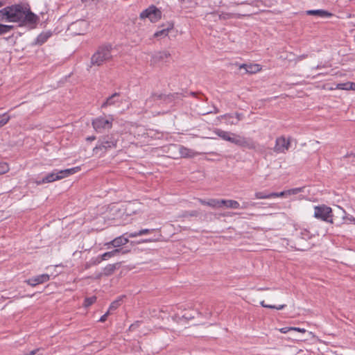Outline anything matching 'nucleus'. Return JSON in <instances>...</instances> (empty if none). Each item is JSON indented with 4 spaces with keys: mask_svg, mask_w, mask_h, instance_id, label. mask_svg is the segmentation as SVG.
Wrapping results in <instances>:
<instances>
[{
    "mask_svg": "<svg viewBox=\"0 0 355 355\" xmlns=\"http://www.w3.org/2000/svg\"><path fill=\"white\" fill-rule=\"evenodd\" d=\"M209 154H211V155H216V153H214V152H211V153H209Z\"/></svg>",
    "mask_w": 355,
    "mask_h": 355,
    "instance_id": "nucleus-64",
    "label": "nucleus"
},
{
    "mask_svg": "<svg viewBox=\"0 0 355 355\" xmlns=\"http://www.w3.org/2000/svg\"><path fill=\"white\" fill-rule=\"evenodd\" d=\"M97 297L96 296H92L89 297H86L83 302V306L85 307H89L96 302Z\"/></svg>",
    "mask_w": 355,
    "mask_h": 355,
    "instance_id": "nucleus-34",
    "label": "nucleus"
},
{
    "mask_svg": "<svg viewBox=\"0 0 355 355\" xmlns=\"http://www.w3.org/2000/svg\"><path fill=\"white\" fill-rule=\"evenodd\" d=\"M3 3L1 1H0V7L3 6Z\"/></svg>",
    "mask_w": 355,
    "mask_h": 355,
    "instance_id": "nucleus-62",
    "label": "nucleus"
},
{
    "mask_svg": "<svg viewBox=\"0 0 355 355\" xmlns=\"http://www.w3.org/2000/svg\"><path fill=\"white\" fill-rule=\"evenodd\" d=\"M330 218L331 220L329 223L338 227L347 222V216L346 211L343 208L338 206L337 209L335 210V213L331 212Z\"/></svg>",
    "mask_w": 355,
    "mask_h": 355,
    "instance_id": "nucleus-9",
    "label": "nucleus"
},
{
    "mask_svg": "<svg viewBox=\"0 0 355 355\" xmlns=\"http://www.w3.org/2000/svg\"><path fill=\"white\" fill-rule=\"evenodd\" d=\"M290 331H292V327H283V328L280 329V331L283 334H286Z\"/></svg>",
    "mask_w": 355,
    "mask_h": 355,
    "instance_id": "nucleus-48",
    "label": "nucleus"
},
{
    "mask_svg": "<svg viewBox=\"0 0 355 355\" xmlns=\"http://www.w3.org/2000/svg\"><path fill=\"white\" fill-rule=\"evenodd\" d=\"M121 266V262H116L113 264H108L103 269V274L105 277H109L114 274L116 270L119 269Z\"/></svg>",
    "mask_w": 355,
    "mask_h": 355,
    "instance_id": "nucleus-21",
    "label": "nucleus"
},
{
    "mask_svg": "<svg viewBox=\"0 0 355 355\" xmlns=\"http://www.w3.org/2000/svg\"><path fill=\"white\" fill-rule=\"evenodd\" d=\"M86 139L88 141H94L96 139V137L95 136H90V137H87Z\"/></svg>",
    "mask_w": 355,
    "mask_h": 355,
    "instance_id": "nucleus-56",
    "label": "nucleus"
},
{
    "mask_svg": "<svg viewBox=\"0 0 355 355\" xmlns=\"http://www.w3.org/2000/svg\"><path fill=\"white\" fill-rule=\"evenodd\" d=\"M236 115V121L237 123L242 119V114L240 113H235Z\"/></svg>",
    "mask_w": 355,
    "mask_h": 355,
    "instance_id": "nucleus-51",
    "label": "nucleus"
},
{
    "mask_svg": "<svg viewBox=\"0 0 355 355\" xmlns=\"http://www.w3.org/2000/svg\"><path fill=\"white\" fill-rule=\"evenodd\" d=\"M201 214L199 210L184 211L180 215L181 218L198 217Z\"/></svg>",
    "mask_w": 355,
    "mask_h": 355,
    "instance_id": "nucleus-27",
    "label": "nucleus"
},
{
    "mask_svg": "<svg viewBox=\"0 0 355 355\" xmlns=\"http://www.w3.org/2000/svg\"><path fill=\"white\" fill-rule=\"evenodd\" d=\"M171 56V54L167 51H159L155 53L151 59V62L154 64L159 63V62H167L168 58Z\"/></svg>",
    "mask_w": 355,
    "mask_h": 355,
    "instance_id": "nucleus-17",
    "label": "nucleus"
},
{
    "mask_svg": "<svg viewBox=\"0 0 355 355\" xmlns=\"http://www.w3.org/2000/svg\"><path fill=\"white\" fill-rule=\"evenodd\" d=\"M164 94H158L153 92L151 94V96L146 100L147 102L156 101L157 100L162 101L164 103Z\"/></svg>",
    "mask_w": 355,
    "mask_h": 355,
    "instance_id": "nucleus-29",
    "label": "nucleus"
},
{
    "mask_svg": "<svg viewBox=\"0 0 355 355\" xmlns=\"http://www.w3.org/2000/svg\"><path fill=\"white\" fill-rule=\"evenodd\" d=\"M350 156H353L355 157V153H347L345 157H350Z\"/></svg>",
    "mask_w": 355,
    "mask_h": 355,
    "instance_id": "nucleus-59",
    "label": "nucleus"
},
{
    "mask_svg": "<svg viewBox=\"0 0 355 355\" xmlns=\"http://www.w3.org/2000/svg\"><path fill=\"white\" fill-rule=\"evenodd\" d=\"M306 15L309 16H317L320 17H330L333 14L327 10L322 9L318 10H308L306 11Z\"/></svg>",
    "mask_w": 355,
    "mask_h": 355,
    "instance_id": "nucleus-19",
    "label": "nucleus"
},
{
    "mask_svg": "<svg viewBox=\"0 0 355 355\" xmlns=\"http://www.w3.org/2000/svg\"><path fill=\"white\" fill-rule=\"evenodd\" d=\"M113 121L114 118L112 115H110L107 119L98 116L92 120V125L96 132H101L103 130L112 128Z\"/></svg>",
    "mask_w": 355,
    "mask_h": 355,
    "instance_id": "nucleus-6",
    "label": "nucleus"
},
{
    "mask_svg": "<svg viewBox=\"0 0 355 355\" xmlns=\"http://www.w3.org/2000/svg\"><path fill=\"white\" fill-rule=\"evenodd\" d=\"M182 3H189L192 1V0H180Z\"/></svg>",
    "mask_w": 355,
    "mask_h": 355,
    "instance_id": "nucleus-60",
    "label": "nucleus"
},
{
    "mask_svg": "<svg viewBox=\"0 0 355 355\" xmlns=\"http://www.w3.org/2000/svg\"><path fill=\"white\" fill-rule=\"evenodd\" d=\"M239 69H244L245 73H254L261 69L259 65L256 64H242L239 66Z\"/></svg>",
    "mask_w": 355,
    "mask_h": 355,
    "instance_id": "nucleus-22",
    "label": "nucleus"
},
{
    "mask_svg": "<svg viewBox=\"0 0 355 355\" xmlns=\"http://www.w3.org/2000/svg\"><path fill=\"white\" fill-rule=\"evenodd\" d=\"M220 203L221 204V207L224 206L227 208H232V209L240 208V204L236 200H234L221 199L220 200Z\"/></svg>",
    "mask_w": 355,
    "mask_h": 355,
    "instance_id": "nucleus-24",
    "label": "nucleus"
},
{
    "mask_svg": "<svg viewBox=\"0 0 355 355\" xmlns=\"http://www.w3.org/2000/svg\"><path fill=\"white\" fill-rule=\"evenodd\" d=\"M222 118L227 119V123L231 125L237 124V121L234 119L233 115L232 114H226L221 116Z\"/></svg>",
    "mask_w": 355,
    "mask_h": 355,
    "instance_id": "nucleus-37",
    "label": "nucleus"
},
{
    "mask_svg": "<svg viewBox=\"0 0 355 355\" xmlns=\"http://www.w3.org/2000/svg\"><path fill=\"white\" fill-rule=\"evenodd\" d=\"M255 205V203L254 202H245L243 203L242 206L241 207L242 209H245V208H248L249 206H254Z\"/></svg>",
    "mask_w": 355,
    "mask_h": 355,
    "instance_id": "nucleus-46",
    "label": "nucleus"
},
{
    "mask_svg": "<svg viewBox=\"0 0 355 355\" xmlns=\"http://www.w3.org/2000/svg\"><path fill=\"white\" fill-rule=\"evenodd\" d=\"M286 191H281V192H271L270 196L272 198H277V197H283L286 195Z\"/></svg>",
    "mask_w": 355,
    "mask_h": 355,
    "instance_id": "nucleus-44",
    "label": "nucleus"
},
{
    "mask_svg": "<svg viewBox=\"0 0 355 355\" xmlns=\"http://www.w3.org/2000/svg\"><path fill=\"white\" fill-rule=\"evenodd\" d=\"M157 240H158V239H144L143 241L145 243H149V242H154Z\"/></svg>",
    "mask_w": 355,
    "mask_h": 355,
    "instance_id": "nucleus-52",
    "label": "nucleus"
},
{
    "mask_svg": "<svg viewBox=\"0 0 355 355\" xmlns=\"http://www.w3.org/2000/svg\"><path fill=\"white\" fill-rule=\"evenodd\" d=\"M56 180H60L58 173V169H54L52 172L46 174L42 179L36 180L37 185H41L46 183H51Z\"/></svg>",
    "mask_w": 355,
    "mask_h": 355,
    "instance_id": "nucleus-14",
    "label": "nucleus"
},
{
    "mask_svg": "<svg viewBox=\"0 0 355 355\" xmlns=\"http://www.w3.org/2000/svg\"><path fill=\"white\" fill-rule=\"evenodd\" d=\"M40 20L39 17L31 10L26 4L15 3L0 10V21L18 22L19 26L36 27Z\"/></svg>",
    "mask_w": 355,
    "mask_h": 355,
    "instance_id": "nucleus-1",
    "label": "nucleus"
},
{
    "mask_svg": "<svg viewBox=\"0 0 355 355\" xmlns=\"http://www.w3.org/2000/svg\"><path fill=\"white\" fill-rule=\"evenodd\" d=\"M121 94L115 92L109 97L101 105L102 108L107 107L115 105L116 103H121L122 101L120 99Z\"/></svg>",
    "mask_w": 355,
    "mask_h": 355,
    "instance_id": "nucleus-16",
    "label": "nucleus"
},
{
    "mask_svg": "<svg viewBox=\"0 0 355 355\" xmlns=\"http://www.w3.org/2000/svg\"><path fill=\"white\" fill-rule=\"evenodd\" d=\"M110 314V311H107L104 315H103L100 319H99V322H104L106 320H107V316Z\"/></svg>",
    "mask_w": 355,
    "mask_h": 355,
    "instance_id": "nucleus-45",
    "label": "nucleus"
},
{
    "mask_svg": "<svg viewBox=\"0 0 355 355\" xmlns=\"http://www.w3.org/2000/svg\"><path fill=\"white\" fill-rule=\"evenodd\" d=\"M143 240H144V239H141V240H139V241H131V242H130V243H131V245H133V244H135V243L140 244V243H144V242L143 241Z\"/></svg>",
    "mask_w": 355,
    "mask_h": 355,
    "instance_id": "nucleus-57",
    "label": "nucleus"
},
{
    "mask_svg": "<svg viewBox=\"0 0 355 355\" xmlns=\"http://www.w3.org/2000/svg\"><path fill=\"white\" fill-rule=\"evenodd\" d=\"M292 331H297V332H300V333H305L306 331V329L304 328L294 327H292Z\"/></svg>",
    "mask_w": 355,
    "mask_h": 355,
    "instance_id": "nucleus-47",
    "label": "nucleus"
},
{
    "mask_svg": "<svg viewBox=\"0 0 355 355\" xmlns=\"http://www.w3.org/2000/svg\"><path fill=\"white\" fill-rule=\"evenodd\" d=\"M171 96L173 98L174 105H175L180 101H182L183 97L185 96V95L183 93L175 92V93L171 94Z\"/></svg>",
    "mask_w": 355,
    "mask_h": 355,
    "instance_id": "nucleus-36",
    "label": "nucleus"
},
{
    "mask_svg": "<svg viewBox=\"0 0 355 355\" xmlns=\"http://www.w3.org/2000/svg\"><path fill=\"white\" fill-rule=\"evenodd\" d=\"M164 103H165V104H172V105H174V100H173V98L171 96V94H164Z\"/></svg>",
    "mask_w": 355,
    "mask_h": 355,
    "instance_id": "nucleus-40",
    "label": "nucleus"
},
{
    "mask_svg": "<svg viewBox=\"0 0 355 355\" xmlns=\"http://www.w3.org/2000/svg\"><path fill=\"white\" fill-rule=\"evenodd\" d=\"M162 11L155 6L151 5L140 13L139 18L141 19L148 18L150 22L156 23L162 19Z\"/></svg>",
    "mask_w": 355,
    "mask_h": 355,
    "instance_id": "nucleus-5",
    "label": "nucleus"
},
{
    "mask_svg": "<svg viewBox=\"0 0 355 355\" xmlns=\"http://www.w3.org/2000/svg\"><path fill=\"white\" fill-rule=\"evenodd\" d=\"M332 212V209L331 207L325 205H318L314 207V217L323 220L324 222L329 223L331 220V214Z\"/></svg>",
    "mask_w": 355,
    "mask_h": 355,
    "instance_id": "nucleus-8",
    "label": "nucleus"
},
{
    "mask_svg": "<svg viewBox=\"0 0 355 355\" xmlns=\"http://www.w3.org/2000/svg\"><path fill=\"white\" fill-rule=\"evenodd\" d=\"M50 279L49 275L45 273L39 275H36L32 277H30L24 281V283L28 285L35 287L39 284H42L49 282Z\"/></svg>",
    "mask_w": 355,
    "mask_h": 355,
    "instance_id": "nucleus-11",
    "label": "nucleus"
},
{
    "mask_svg": "<svg viewBox=\"0 0 355 355\" xmlns=\"http://www.w3.org/2000/svg\"><path fill=\"white\" fill-rule=\"evenodd\" d=\"M198 201L200 202V203L201 205H207V200H206L199 198V199H198Z\"/></svg>",
    "mask_w": 355,
    "mask_h": 355,
    "instance_id": "nucleus-53",
    "label": "nucleus"
},
{
    "mask_svg": "<svg viewBox=\"0 0 355 355\" xmlns=\"http://www.w3.org/2000/svg\"><path fill=\"white\" fill-rule=\"evenodd\" d=\"M5 24L0 23V35L6 34Z\"/></svg>",
    "mask_w": 355,
    "mask_h": 355,
    "instance_id": "nucleus-49",
    "label": "nucleus"
},
{
    "mask_svg": "<svg viewBox=\"0 0 355 355\" xmlns=\"http://www.w3.org/2000/svg\"><path fill=\"white\" fill-rule=\"evenodd\" d=\"M10 116L7 114L0 115V128L6 125L10 120Z\"/></svg>",
    "mask_w": 355,
    "mask_h": 355,
    "instance_id": "nucleus-38",
    "label": "nucleus"
},
{
    "mask_svg": "<svg viewBox=\"0 0 355 355\" xmlns=\"http://www.w3.org/2000/svg\"><path fill=\"white\" fill-rule=\"evenodd\" d=\"M349 88H350L351 90H354L355 91V83L351 82L350 84H349Z\"/></svg>",
    "mask_w": 355,
    "mask_h": 355,
    "instance_id": "nucleus-55",
    "label": "nucleus"
},
{
    "mask_svg": "<svg viewBox=\"0 0 355 355\" xmlns=\"http://www.w3.org/2000/svg\"><path fill=\"white\" fill-rule=\"evenodd\" d=\"M179 153L182 157L191 158L193 157L196 153L191 149H189L184 146H180Z\"/></svg>",
    "mask_w": 355,
    "mask_h": 355,
    "instance_id": "nucleus-23",
    "label": "nucleus"
},
{
    "mask_svg": "<svg viewBox=\"0 0 355 355\" xmlns=\"http://www.w3.org/2000/svg\"><path fill=\"white\" fill-rule=\"evenodd\" d=\"M53 35V32L51 31H47L42 32L35 39L33 44L37 46H42L44 44L49 37H51Z\"/></svg>",
    "mask_w": 355,
    "mask_h": 355,
    "instance_id": "nucleus-18",
    "label": "nucleus"
},
{
    "mask_svg": "<svg viewBox=\"0 0 355 355\" xmlns=\"http://www.w3.org/2000/svg\"><path fill=\"white\" fill-rule=\"evenodd\" d=\"M271 192L268 191H258L254 193V196L257 199H270L272 198L270 196Z\"/></svg>",
    "mask_w": 355,
    "mask_h": 355,
    "instance_id": "nucleus-30",
    "label": "nucleus"
},
{
    "mask_svg": "<svg viewBox=\"0 0 355 355\" xmlns=\"http://www.w3.org/2000/svg\"><path fill=\"white\" fill-rule=\"evenodd\" d=\"M117 141L118 139L113 135L103 136L98 139V144L93 149V151L96 154L99 151L105 153L109 149L116 148Z\"/></svg>",
    "mask_w": 355,
    "mask_h": 355,
    "instance_id": "nucleus-4",
    "label": "nucleus"
},
{
    "mask_svg": "<svg viewBox=\"0 0 355 355\" xmlns=\"http://www.w3.org/2000/svg\"><path fill=\"white\" fill-rule=\"evenodd\" d=\"M71 26L74 28L80 27L83 28V31H87L89 28V24L85 19L77 20L76 21L71 24Z\"/></svg>",
    "mask_w": 355,
    "mask_h": 355,
    "instance_id": "nucleus-26",
    "label": "nucleus"
},
{
    "mask_svg": "<svg viewBox=\"0 0 355 355\" xmlns=\"http://www.w3.org/2000/svg\"><path fill=\"white\" fill-rule=\"evenodd\" d=\"M347 221H350V222H354L355 223V218H354L353 216H350V217L347 216Z\"/></svg>",
    "mask_w": 355,
    "mask_h": 355,
    "instance_id": "nucleus-58",
    "label": "nucleus"
},
{
    "mask_svg": "<svg viewBox=\"0 0 355 355\" xmlns=\"http://www.w3.org/2000/svg\"><path fill=\"white\" fill-rule=\"evenodd\" d=\"M182 317L184 318L187 320H191V319H193L194 318V316H193V315H186V314L183 315Z\"/></svg>",
    "mask_w": 355,
    "mask_h": 355,
    "instance_id": "nucleus-54",
    "label": "nucleus"
},
{
    "mask_svg": "<svg viewBox=\"0 0 355 355\" xmlns=\"http://www.w3.org/2000/svg\"><path fill=\"white\" fill-rule=\"evenodd\" d=\"M161 27L162 28L161 30L156 31L153 37H165L168 35V32L174 28V22L173 21H167L166 24H163Z\"/></svg>",
    "mask_w": 355,
    "mask_h": 355,
    "instance_id": "nucleus-13",
    "label": "nucleus"
},
{
    "mask_svg": "<svg viewBox=\"0 0 355 355\" xmlns=\"http://www.w3.org/2000/svg\"><path fill=\"white\" fill-rule=\"evenodd\" d=\"M76 34H78V35H83V34H84V33L79 32V33H76Z\"/></svg>",
    "mask_w": 355,
    "mask_h": 355,
    "instance_id": "nucleus-63",
    "label": "nucleus"
},
{
    "mask_svg": "<svg viewBox=\"0 0 355 355\" xmlns=\"http://www.w3.org/2000/svg\"><path fill=\"white\" fill-rule=\"evenodd\" d=\"M313 235L306 229L296 230L293 234L291 242L293 243V248L297 250L304 251L311 247L309 241L313 238Z\"/></svg>",
    "mask_w": 355,
    "mask_h": 355,
    "instance_id": "nucleus-2",
    "label": "nucleus"
},
{
    "mask_svg": "<svg viewBox=\"0 0 355 355\" xmlns=\"http://www.w3.org/2000/svg\"><path fill=\"white\" fill-rule=\"evenodd\" d=\"M130 232H126L121 236L116 237L111 241L105 243V246H106L107 249H110L112 247L123 248L122 246L129 243V238L130 237L128 236V234H130Z\"/></svg>",
    "mask_w": 355,
    "mask_h": 355,
    "instance_id": "nucleus-10",
    "label": "nucleus"
},
{
    "mask_svg": "<svg viewBox=\"0 0 355 355\" xmlns=\"http://www.w3.org/2000/svg\"><path fill=\"white\" fill-rule=\"evenodd\" d=\"M9 171V166L7 163L0 164V175L5 174Z\"/></svg>",
    "mask_w": 355,
    "mask_h": 355,
    "instance_id": "nucleus-42",
    "label": "nucleus"
},
{
    "mask_svg": "<svg viewBox=\"0 0 355 355\" xmlns=\"http://www.w3.org/2000/svg\"><path fill=\"white\" fill-rule=\"evenodd\" d=\"M124 297L125 296H120L116 300L113 301L111 303V304L110 305V307H109V309L107 310V311H110V313H111L112 311L117 309L119 308V306L121 305V302Z\"/></svg>",
    "mask_w": 355,
    "mask_h": 355,
    "instance_id": "nucleus-28",
    "label": "nucleus"
},
{
    "mask_svg": "<svg viewBox=\"0 0 355 355\" xmlns=\"http://www.w3.org/2000/svg\"><path fill=\"white\" fill-rule=\"evenodd\" d=\"M114 257L119 256V254H126L130 252V249L114 248V250H111Z\"/></svg>",
    "mask_w": 355,
    "mask_h": 355,
    "instance_id": "nucleus-32",
    "label": "nucleus"
},
{
    "mask_svg": "<svg viewBox=\"0 0 355 355\" xmlns=\"http://www.w3.org/2000/svg\"><path fill=\"white\" fill-rule=\"evenodd\" d=\"M189 95L195 97L196 98H198L201 101H207V98L204 96V95L201 92H191L189 93Z\"/></svg>",
    "mask_w": 355,
    "mask_h": 355,
    "instance_id": "nucleus-39",
    "label": "nucleus"
},
{
    "mask_svg": "<svg viewBox=\"0 0 355 355\" xmlns=\"http://www.w3.org/2000/svg\"><path fill=\"white\" fill-rule=\"evenodd\" d=\"M260 304L262 307L268 308V309H277V310H282L283 309H284L286 306V304H281L279 306L267 304L265 303L264 300L261 301L260 302Z\"/></svg>",
    "mask_w": 355,
    "mask_h": 355,
    "instance_id": "nucleus-31",
    "label": "nucleus"
},
{
    "mask_svg": "<svg viewBox=\"0 0 355 355\" xmlns=\"http://www.w3.org/2000/svg\"><path fill=\"white\" fill-rule=\"evenodd\" d=\"M5 28L6 33L10 32V31L13 30L15 28V26L13 25H6L5 24Z\"/></svg>",
    "mask_w": 355,
    "mask_h": 355,
    "instance_id": "nucleus-50",
    "label": "nucleus"
},
{
    "mask_svg": "<svg viewBox=\"0 0 355 355\" xmlns=\"http://www.w3.org/2000/svg\"><path fill=\"white\" fill-rule=\"evenodd\" d=\"M220 199L211 198L207 200V206L213 207V208H219L221 207V204L220 203Z\"/></svg>",
    "mask_w": 355,
    "mask_h": 355,
    "instance_id": "nucleus-33",
    "label": "nucleus"
},
{
    "mask_svg": "<svg viewBox=\"0 0 355 355\" xmlns=\"http://www.w3.org/2000/svg\"><path fill=\"white\" fill-rule=\"evenodd\" d=\"M155 231H156L155 229H141V230H139L138 232H130V234H128V236L130 237L134 238V237H137L139 236L148 234L154 232Z\"/></svg>",
    "mask_w": 355,
    "mask_h": 355,
    "instance_id": "nucleus-25",
    "label": "nucleus"
},
{
    "mask_svg": "<svg viewBox=\"0 0 355 355\" xmlns=\"http://www.w3.org/2000/svg\"><path fill=\"white\" fill-rule=\"evenodd\" d=\"M103 261V259H101V256H98L96 258H93L86 265V268H89L92 266H96L98 264H99L101 261Z\"/></svg>",
    "mask_w": 355,
    "mask_h": 355,
    "instance_id": "nucleus-35",
    "label": "nucleus"
},
{
    "mask_svg": "<svg viewBox=\"0 0 355 355\" xmlns=\"http://www.w3.org/2000/svg\"><path fill=\"white\" fill-rule=\"evenodd\" d=\"M350 83L351 82L339 83V84L337 85L336 88L338 89L351 90V89L349 88Z\"/></svg>",
    "mask_w": 355,
    "mask_h": 355,
    "instance_id": "nucleus-41",
    "label": "nucleus"
},
{
    "mask_svg": "<svg viewBox=\"0 0 355 355\" xmlns=\"http://www.w3.org/2000/svg\"><path fill=\"white\" fill-rule=\"evenodd\" d=\"M80 171V166H76L71 168H67L64 170H58V177L60 180L64 178H67L78 171Z\"/></svg>",
    "mask_w": 355,
    "mask_h": 355,
    "instance_id": "nucleus-20",
    "label": "nucleus"
},
{
    "mask_svg": "<svg viewBox=\"0 0 355 355\" xmlns=\"http://www.w3.org/2000/svg\"><path fill=\"white\" fill-rule=\"evenodd\" d=\"M103 275V272L98 274L96 277V279H100Z\"/></svg>",
    "mask_w": 355,
    "mask_h": 355,
    "instance_id": "nucleus-61",
    "label": "nucleus"
},
{
    "mask_svg": "<svg viewBox=\"0 0 355 355\" xmlns=\"http://www.w3.org/2000/svg\"><path fill=\"white\" fill-rule=\"evenodd\" d=\"M214 132L218 137H219L222 139L234 144L236 134L218 128L215 129Z\"/></svg>",
    "mask_w": 355,
    "mask_h": 355,
    "instance_id": "nucleus-15",
    "label": "nucleus"
},
{
    "mask_svg": "<svg viewBox=\"0 0 355 355\" xmlns=\"http://www.w3.org/2000/svg\"><path fill=\"white\" fill-rule=\"evenodd\" d=\"M291 145L289 140H286L285 137H280L277 138L274 150L276 153H284L288 150Z\"/></svg>",
    "mask_w": 355,
    "mask_h": 355,
    "instance_id": "nucleus-12",
    "label": "nucleus"
},
{
    "mask_svg": "<svg viewBox=\"0 0 355 355\" xmlns=\"http://www.w3.org/2000/svg\"><path fill=\"white\" fill-rule=\"evenodd\" d=\"M234 144L248 150H256L258 144L251 137H246L240 135H236Z\"/></svg>",
    "mask_w": 355,
    "mask_h": 355,
    "instance_id": "nucleus-7",
    "label": "nucleus"
},
{
    "mask_svg": "<svg viewBox=\"0 0 355 355\" xmlns=\"http://www.w3.org/2000/svg\"><path fill=\"white\" fill-rule=\"evenodd\" d=\"M100 256L101 259H103V261L108 260L109 259L114 257L111 251L106 252L101 254Z\"/></svg>",
    "mask_w": 355,
    "mask_h": 355,
    "instance_id": "nucleus-43",
    "label": "nucleus"
},
{
    "mask_svg": "<svg viewBox=\"0 0 355 355\" xmlns=\"http://www.w3.org/2000/svg\"><path fill=\"white\" fill-rule=\"evenodd\" d=\"M112 46L110 44H103L98 46L96 51L92 55L90 61L91 68L92 66H101L105 62L110 60L112 55Z\"/></svg>",
    "mask_w": 355,
    "mask_h": 355,
    "instance_id": "nucleus-3",
    "label": "nucleus"
}]
</instances>
